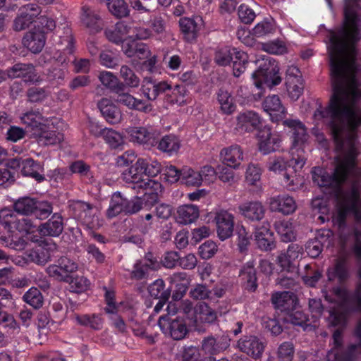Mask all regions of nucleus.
Instances as JSON below:
<instances>
[{"label": "nucleus", "mask_w": 361, "mask_h": 361, "mask_svg": "<svg viewBox=\"0 0 361 361\" xmlns=\"http://www.w3.org/2000/svg\"><path fill=\"white\" fill-rule=\"evenodd\" d=\"M261 124V118L254 111L240 112L236 116V129L240 133L252 132Z\"/></svg>", "instance_id": "obj_20"}, {"label": "nucleus", "mask_w": 361, "mask_h": 361, "mask_svg": "<svg viewBox=\"0 0 361 361\" xmlns=\"http://www.w3.org/2000/svg\"><path fill=\"white\" fill-rule=\"evenodd\" d=\"M18 13L26 20L30 21L31 25L41 13V8L37 4H28L21 6L18 10Z\"/></svg>", "instance_id": "obj_61"}, {"label": "nucleus", "mask_w": 361, "mask_h": 361, "mask_svg": "<svg viewBox=\"0 0 361 361\" xmlns=\"http://www.w3.org/2000/svg\"><path fill=\"white\" fill-rule=\"evenodd\" d=\"M157 148L169 155H173L178 152L180 144L178 138L173 135H167L164 136L159 142L157 141Z\"/></svg>", "instance_id": "obj_46"}, {"label": "nucleus", "mask_w": 361, "mask_h": 361, "mask_svg": "<svg viewBox=\"0 0 361 361\" xmlns=\"http://www.w3.org/2000/svg\"><path fill=\"white\" fill-rule=\"evenodd\" d=\"M131 33V27L123 21L116 24L114 29H107L105 30V35L107 39L116 44L123 42V39L128 37Z\"/></svg>", "instance_id": "obj_38"}, {"label": "nucleus", "mask_w": 361, "mask_h": 361, "mask_svg": "<svg viewBox=\"0 0 361 361\" xmlns=\"http://www.w3.org/2000/svg\"><path fill=\"white\" fill-rule=\"evenodd\" d=\"M255 240L258 247L262 250H271L275 247L273 233L268 226H262L257 228Z\"/></svg>", "instance_id": "obj_37"}, {"label": "nucleus", "mask_w": 361, "mask_h": 361, "mask_svg": "<svg viewBox=\"0 0 361 361\" xmlns=\"http://www.w3.org/2000/svg\"><path fill=\"white\" fill-rule=\"evenodd\" d=\"M97 105L106 121L111 124L121 122L122 114L120 109L111 100L107 98H102Z\"/></svg>", "instance_id": "obj_32"}, {"label": "nucleus", "mask_w": 361, "mask_h": 361, "mask_svg": "<svg viewBox=\"0 0 361 361\" xmlns=\"http://www.w3.org/2000/svg\"><path fill=\"white\" fill-rule=\"evenodd\" d=\"M27 100L32 103H39L45 100L49 92L44 87H32L27 90Z\"/></svg>", "instance_id": "obj_62"}, {"label": "nucleus", "mask_w": 361, "mask_h": 361, "mask_svg": "<svg viewBox=\"0 0 361 361\" xmlns=\"http://www.w3.org/2000/svg\"><path fill=\"white\" fill-rule=\"evenodd\" d=\"M275 31L273 21L263 20L257 23L252 29V34L257 37H262Z\"/></svg>", "instance_id": "obj_63"}, {"label": "nucleus", "mask_w": 361, "mask_h": 361, "mask_svg": "<svg viewBox=\"0 0 361 361\" xmlns=\"http://www.w3.org/2000/svg\"><path fill=\"white\" fill-rule=\"evenodd\" d=\"M348 276L346 262L344 259L340 258L337 259L335 266L328 269V277L329 280H334L337 278L340 282H342L346 280Z\"/></svg>", "instance_id": "obj_48"}, {"label": "nucleus", "mask_w": 361, "mask_h": 361, "mask_svg": "<svg viewBox=\"0 0 361 361\" xmlns=\"http://www.w3.org/2000/svg\"><path fill=\"white\" fill-rule=\"evenodd\" d=\"M17 216L15 212L8 208L0 211V223L9 232L12 233V226L14 225Z\"/></svg>", "instance_id": "obj_64"}, {"label": "nucleus", "mask_w": 361, "mask_h": 361, "mask_svg": "<svg viewBox=\"0 0 361 361\" xmlns=\"http://www.w3.org/2000/svg\"><path fill=\"white\" fill-rule=\"evenodd\" d=\"M6 71L8 78H20L25 84L39 85L43 81L36 67L31 63H17Z\"/></svg>", "instance_id": "obj_8"}, {"label": "nucleus", "mask_w": 361, "mask_h": 361, "mask_svg": "<svg viewBox=\"0 0 361 361\" xmlns=\"http://www.w3.org/2000/svg\"><path fill=\"white\" fill-rule=\"evenodd\" d=\"M137 161L145 177L156 176L161 172V164L157 160L139 158Z\"/></svg>", "instance_id": "obj_50"}, {"label": "nucleus", "mask_w": 361, "mask_h": 361, "mask_svg": "<svg viewBox=\"0 0 361 361\" xmlns=\"http://www.w3.org/2000/svg\"><path fill=\"white\" fill-rule=\"evenodd\" d=\"M66 36L63 37L59 42V52L56 54V60L61 65L71 61L73 53V39L71 30L67 29Z\"/></svg>", "instance_id": "obj_30"}, {"label": "nucleus", "mask_w": 361, "mask_h": 361, "mask_svg": "<svg viewBox=\"0 0 361 361\" xmlns=\"http://www.w3.org/2000/svg\"><path fill=\"white\" fill-rule=\"evenodd\" d=\"M75 319L81 326L90 327L94 330L102 328L103 319L98 314H75Z\"/></svg>", "instance_id": "obj_51"}, {"label": "nucleus", "mask_w": 361, "mask_h": 361, "mask_svg": "<svg viewBox=\"0 0 361 361\" xmlns=\"http://www.w3.org/2000/svg\"><path fill=\"white\" fill-rule=\"evenodd\" d=\"M269 205L271 212H279L284 215L291 214L297 209L295 200L288 194H282L270 197Z\"/></svg>", "instance_id": "obj_18"}, {"label": "nucleus", "mask_w": 361, "mask_h": 361, "mask_svg": "<svg viewBox=\"0 0 361 361\" xmlns=\"http://www.w3.org/2000/svg\"><path fill=\"white\" fill-rule=\"evenodd\" d=\"M238 348L255 359L261 357L265 348L263 341L255 336H245L237 343Z\"/></svg>", "instance_id": "obj_17"}, {"label": "nucleus", "mask_w": 361, "mask_h": 361, "mask_svg": "<svg viewBox=\"0 0 361 361\" xmlns=\"http://www.w3.org/2000/svg\"><path fill=\"white\" fill-rule=\"evenodd\" d=\"M52 124L49 121L47 126L42 128L37 133L34 134L32 138L39 145H54L60 143L63 140V135L54 130V127H51Z\"/></svg>", "instance_id": "obj_24"}, {"label": "nucleus", "mask_w": 361, "mask_h": 361, "mask_svg": "<svg viewBox=\"0 0 361 361\" xmlns=\"http://www.w3.org/2000/svg\"><path fill=\"white\" fill-rule=\"evenodd\" d=\"M81 21L92 34L97 33L103 28L102 20L99 15L87 6L82 7Z\"/></svg>", "instance_id": "obj_27"}, {"label": "nucleus", "mask_w": 361, "mask_h": 361, "mask_svg": "<svg viewBox=\"0 0 361 361\" xmlns=\"http://www.w3.org/2000/svg\"><path fill=\"white\" fill-rule=\"evenodd\" d=\"M240 277L245 289L255 292L258 286L257 272L253 261L247 262L240 271Z\"/></svg>", "instance_id": "obj_33"}, {"label": "nucleus", "mask_w": 361, "mask_h": 361, "mask_svg": "<svg viewBox=\"0 0 361 361\" xmlns=\"http://www.w3.org/2000/svg\"><path fill=\"white\" fill-rule=\"evenodd\" d=\"M181 183L188 186H200L202 184V176L199 171H195L190 167L182 168Z\"/></svg>", "instance_id": "obj_52"}, {"label": "nucleus", "mask_w": 361, "mask_h": 361, "mask_svg": "<svg viewBox=\"0 0 361 361\" xmlns=\"http://www.w3.org/2000/svg\"><path fill=\"white\" fill-rule=\"evenodd\" d=\"M21 172L25 176H30L38 182L43 181L45 178L43 175V167L32 159L23 160L21 163Z\"/></svg>", "instance_id": "obj_40"}, {"label": "nucleus", "mask_w": 361, "mask_h": 361, "mask_svg": "<svg viewBox=\"0 0 361 361\" xmlns=\"http://www.w3.org/2000/svg\"><path fill=\"white\" fill-rule=\"evenodd\" d=\"M274 227L282 241L288 243L296 239L295 229L291 221H279L274 224Z\"/></svg>", "instance_id": "obj_44"}, {"label": "nucleus", "mask_w": 361, "mask_h": 361, "mask_svg": "<svg viewBox=\"0 0 361 361\" xmlns=\"http://www.w3.org/2000/svg\"><path fill=\"white\" fill-rule=\"evenodd\" d=\"M258 138L259 151L264 154L279 150L281 147V136L276 133H272L267 126L259 130Z\"/></svg>", "instance_id": "obj_16"}, {"label": "nucleus", "mask_w": 361, "mask_h": 361, "mask_svg": "<svg viewBox=\"0 0 361 361\" xmlns=\"http://www.w3.org/2000/svg\"><path fill=\"white\" fill-rule=\"evenodd\" d=\"M219 238L224 240L232 235L233 231V216L227 211L218 212L215 217Z\"/></svg>", "instance_id": "obj_23"}, {"label": "nucleus", "mask_w": 361, "mask_h": 361, "mask_svg": "<svg viewBox=\"0 0 361 361\" xmlns=\"http://www.w3.org/2000/svg\"><path fill=\"white\" fill-rule=\"evenodd\" d=\"M257 92H250L247 87L240 86L236 92L238 101L242 104L250 105L263 97L265 87L271 88L281 82L279 68L274 62L264 59L259 68L252 74Z\"/></svg>", "instance_id": "obj_5"}, {"label": "nucleus", "mask_w": 361, "mask_h": 361, "mask_svg": "<svg viewBox=\"0 0 361 361\" xmlns=\"http://www.w3.org/2000/svg\"><path fill=\"white\" fill-rule=\"evenodd\" d=\"M358 276L360 281L351 295H348L347 291L341 287L334 288L329 292L322 290L325 300L332 305L328 310V322L331 326L343 327L345 324L348 312H361V267L358 270Z\"/></svg>", "instance_id": "obj_3"}, {"label": "nucleus", "mask_w": 361, "mask_h": 361, "mask_svg": "<svg viewBox=\"0 0 361 361\" xmlns=\"http://www.w3.org/2000/svg\"><path fill=\"white\" fill-rule=\"evenodd\" d=\"M126 198L121 192H116L111 195L109 207L106 210V216L109 219L116 217L121 213L126 214Z\"/></svg>", "instance_id": "obj_42"}, {"label": "nucleus", "mask_w": 361, "mask_h": 361, "mask_svg": "<svg viewBox=\"0 0 361 361\" xmlns=\"http://www.w3.org/2000/svg\"><path fill=\"white\" fill-rule=\"evenodd\" d=\"M129 140L146 147H154L157 144L159 133L152 127L132 126L126 130Z\"/></svg>", "instance_id": "obj_9"}, {"label": "nucleus", "mask_w": 361, "mask_h": 361, "mask_svg": "<svg viewBox=\"0 0 361 361\" xmlns=\"http://www.w3.org/2000/svg\"><path fill=\"white\" fill-rule=\"evenodd\" d=\"M78 269V265L72 259L63 257L56 264H51L46 269L47 274L59 281H69L72 274Z\"/></svg>", "instance_id": "obj_10"}, {"label": "nucleus", "mask_w": 361, "mask_h": 361, "mask_svg": "<svg viewBox=\"0 0 361 361\" xmlns=\"http://www.w3.org/2000/svg\"><path fill=\"white\" fill-rule=\"evenodd\" d=\"M120 77L128 87L135 88L140 85V80L139 77L126 65L121 67Z\"/></svg>", "instance_id": "obj_54"}, {"label": "nucleus", "mask_w": 361, "mask_h": 361, "mask_svg": "<svg viewBox=\"0 0 361 361\" xmlns=\"http://www.w3.org/2000/svg\"><path fill=\"white\" fill-rule=\"evenodd\" d=\"M238 209L242 216L251 221H260L265 214V208L259 201L243 202L239 205Z\"/></svg>", "instance_id": "obj_26"}, {"label": "nucleus", "mask_w": 361, "mask_h": 361, "mask_svg": "<svg viewBox=\"0 0 361 361\" xmlns=\"http://www.w3.org/2000/svg\"><path fill=\"white\" fill-rule=\"evenodd\" d=\"M115 101L126 106L130 109L144 113H149L152 110V106L150 104H146L143 100L137 99L129 93L123 92L118 94Z\"/></svg>", "instance_id": "obj_31"}, {"label": "nucleus", "mask_w": 361, "mask_h": 361, "mask_svg": "<svg viewBox=\"0 0 361 361\" xmlns=\"http://www.w3.org/2000/svg\"><path fill=\"white\" fill-rule=\"evenodd\" d=\"M171 88V85L164 81L156 82L151 78L146 77L143 79L141 92L148 100L154 101L160 94Z\"/></svg>", "instance_id": "obj_25"}, {"label": "nucleus", "mask_w": 361, "mask_h": 361, "mask_svg": "<svg viewBox=\"0 0 361 361\" xmlns=\"http://www.w3.org/2000/svg\"><path fill=\"white\" fill-rule=\"evenodd\" d=\"M165 283L162 279L154 281L148 288L151 296L163 300H168L170 296V292L165 290Z\"/></svg>", "instance_id": "obj_56"}, {"label": "nucleus", "mask_w": 361, "mask_h": 361, "mask_svg": "<svg viewBox=\"0 0 361 361\" xmlns=\"http://www.w3.org/2000/svg\"><path fill=\"white\" fill-rule=\"evenodd\" d=\"M220 157L224 164L236 169L243 159V152L239 145H234L223 148L220 152Z\"/></svg>", "instance_id": "obj_28"}, {"label": "nucleus", "mask_w": 361, "mask_h": 361, "mask_svg": "<svg viewBox=\"0 0 361 361\" xmlns=\"http://www.w3.org/2000/svg\"><path fill=\"white\" fill-rule=\"evenodd\" d=\"M286 91L293 100H297L303 92L304 84L301 73L296 66H290L286 70Z\"/></svg>", "instance_id": "obj_13"}, {"label": "nucleus", "mask_w": 361, "mask_h": 361, "mask_svg": "<svg viewBox=\"0 0 361 361\" xmlns=\"http://www.w3.org/2000/svg\"><path fill=\"white\" fill-rule=\"evenodd\" d=\"M360 13L361 0H346L342 27L329 34L327 49L332 88L350 90L358 88L361 83V70L355 63V43L360 39L357 25Z\"/></svg>", "instance_id": "obj_2"}, {"label": "nucleus", "mask_w": 361, "mask_h": 361, "mask_svg": "<svg viewBox=\"0 0 361 361\" xmlns=\"http://www.w3.org/2000/svg\"><path fill=\"white\" fill-rule=\"evenodd\" d=\"M23 300L35 309L42 307L44 298L42 293L37 288L32 287L23 296Z\"/></svg>", "instance_id": "obj_53"}, {"label": "nucleus", "mask_w": 361, "mask_h": 361, "mask_svg": "<svg viewBox=\"0 0 361 361\" xmlns=\"http://www.w3.org/2000/svg\"><path fill=\"white\" fill-rule=\"evenodd\" d=\"M36 202L35 199L30 197H20L14 202L13 208L18 214L29 216L35 212Z\"/></svg>", "instance_id": "obj_47"}, {"label": "nucleus", "mask_w": 361, "mask_h": 361, "mask_svg": "<svg viewBox=\"0 0 361 361\" xmlns=\"http://www.w3.org/2000/svg\"><path fill=\"white\" fill-rule=\"evenodd\" d=\"M283 321L293 326H300L304 329L308 326L307 324L308 319L306 315L301 311H295L288 313L284 317Z\"/></svg>", "instance_id": "obj_59"}, {"label": "nucleus", "mask_w": 361, "mask_h": 361, "mask_svg": "<svg viewBox=\"0 0 361 361\" xmlns=\"http://www.w3.org/2000/svg\"><path fill=\"white\" fill-rule=\"evenodd\" d=\"M46 37L42 31H31L25 34L23 39V45L32 53L40 52L44 47Z\"/></svg>", "instance_id": "obj_36"}, {"label": "nucleus", "mask_w": 361, "mask_h": 361, "mask_svg": "<svg viewBox=\"0 0 361 361\" xmlns=\"http://www.w3.org/2000/svg\"><path fill=\"white\" fill-rule=\"evenodd\" d=\"M109 11L118 18L129 14V8L124 0H106Z\"/></svg>", "instance_id": "obj_55"}, {"label": "nucleus", "mask_w": 361, "mask_h": 361, "mask_svg": "<svg viewBox=\"0 0 361 361\" xmlns=\"http://www.w3.org/2000/svg\"><path fill=\"white\" fill-rule=\"evenodd\" d=\"M295 300V295L292 291L277 292L271 295L273 305L281 310H286L291 307Z\"/></svg>", "instance_id": "obj_45"}, {"label": "nucleus", "mask_w": 361, "mask_h": 361, "mask_svg": "<svg viewBox=\"0 0 361 361\" xmlns=\"http://www.w3.org/2000/svg\"><path fill=\"white\" fill-rule=\"evenodd\" d=\"M283 125L292 132L291 159L288 164L281 157L270 158L267 164L268 169L274 173L288 171L292 166L301 169L305 164L304 148L308 139L307 128L298 119H285Z\"/></svg>", "instance_id": "obj_4"}, {"label": "nucleus", "mask_w": 361, "mask_h": 361, "mask_svg": "<svg viewBox=\"0 0 361 361\" xmlns=\"http://www.w3.org/2000/svg\"><path fill=\"white\" fill-rule=\"evenodd\" d=\"M63 230V219L59 214H54L46 223L41 224L39 232L44 236H59Z\"/></svg>", "instance_id": "obj_34"}, {"label": "nucleus", "mask_w": 361, "mask_h": 361, "mask_svg": "<svg viewBox=\"0 0 361 361\" xmlns=\"http://www.w3.org/2000/svg\"><path fill=\"white\" fill-rule=\"evenodd\" d=\"M199 216V209L193 204H185L177 210V221L181 224H189Z\"/></svg>", "instance_id": "obj_43"}, {"label": "nucleus", "mask_w": 361, "mask_h": 361, "mask_svg": "<svg viewBox=\"0 0 361 361\" xmlns=\"http://www.w3.org/2000/svg\"><path fill=\"white\" fill-rule=\"evenodd\" d=\"M302 254V247L298 244L292 243L288 245L286 252H281L277 257L276 262L281 268L288 269L295 261L301 258Z\"/></svg>", "instance_id": "obj_29"}, {"label": "nucleus", "mask_w": 361, "mask_h": 361, "mask_svg": "<svg viewBox=\"0 0 361 361\" xmlns=\"http://www.w3.org/2000/svg\"><path fill=\"white\" fill-rule=\"evenodd\" d=\"M20 119L30 133L32 138L35 133H37L42 128L47 126L50 121L44 116L39 110H30L23 113L20 116Z\"/></svg>", "instance_id": "obj_15"}, {"label": "nucleus", "mask_w": 361, "mask_h": 361, "mask_svg": "<svg viewBox=\"0 0 361 361\" xmlns=\"http://www.w3.org/2000/svg\"><path fill=\"white\" fill-rule=\"evenodd\" d=\"M142 197L135 196L132 199L126 198V214L131 215L139 212L142 209H149L158 201V192H142Z\"/></svg>", "instance_id": "obj_14"}, {"label": "nucleus", "mask_w": 361, "mask_h": 361, "mask_svg": "<svg viewBox=\"0 0 361 361\" xmlns=\"http://www.w3.org/2000/svg\"><path fill=\"white\" fill-rule=\"evenodd\" d=\"M102 137L111 148H117L123 143L122 135L111 128H104Z\"/></svg>", "instance_id": "obj_58"}, {"label": "nucleus", "mask_w": 361, "mask_h": 361, "mask_svg": "<svg viewBox=\"0 0 361 361\" xmlns=\"http://www.w3.org/2000/svg\"><path fill=\"white\" fill-rule=\"evenodd\" d=\"M123 179L126 183H129L133 190L137 193L142 192H161V184L149 177H145L140 166H137V161L125 171L123 174Z\"/></svg>", "instance_id": "obj_6"}, {"label": "nucleus", "mask_w": 361, "mask_h": 361, "mask_svg": "<svg viewBox=\"0 0 361 361\" xmlns=\"http://www.w3.org/2000/svg\"><path fill=\"white\" fill-rule=\"evenodd\" d=\"M217 100L221 111L225 114H231L235 109L233 98L227 90L220 89L217 93Z\"/></svg>", "instance_id": "obj_49"}, {"label": "nucleus", "mask_w": 361, "mask_h": 361, "mask_svg": "<svg viewBox=\"0 0 361 361\" xmlns=\"http://www.w3.org/2000/svg\"><path fill=\"white\" fill-rule=\"evenodd\" d=\"M262 172V170L258 164H249L245 171V181L250 185H256L260 180Z\"/></svg>", "instance_id": "obj_60"}, {"label": "nucleus", "mask_w": 361, "mask_h": 361, "mask_svg": "<svg viewBox=\"0 0 361 361\" xmlns=\"http://www.w3.org/2000/svg\"><path fill=\"white\" fill-rule=\"evenodd\" d=\"M329 104L314 111V121L327 125L338 152L337 164L332 174L320 168L312 171V180L319 187L336 191V211L332 221L338 228L345 226L346 215L361 207V169H355L360 153L357 130L361 127V90L332 88Z\"/></svg>", "instance_id": "obj_1"}, {"label": "nucleus", "mask_w": 361, "mask_h": 361, "mask_svg": "<svg viewBox=\"0 0 361 361\" xmlns=\"http://www.w3.org/2000/svg\"><path fill=\"white\" fill-rule=\"evenodd\" d=\"M69 207L75 219L90 228L95 226L98 218L93 213L92 204L80 200H73L71 202Z\"/></svg>", "instance_id": "obj_12"}, {"label": "nucleus", "mask_w": 361, "mask_h": 361, "mask_svg": "<svg viewBox=\"0 0 361 361\" xmlns=\"http://www.w3.org/2000/svg\"><path fill=\"white\" fill-rule=\"evenodd\" d=\"M333 347L326 355L327 361H353L357 355L358 350H361V339L358 345L352 344L347 348L343 349L342 331L336 329L332 336Z\"/></svg>", "instance_id": "obj_7"}, {"label": "nucleus", "mask_w": 361, "mask_h": 361, "mask_svg": "<svg viewBox=\"0 0 361 361\" xmlns=\"http://www.w3.org/2000/svg\"><path fill=\"white\" fill-rule=\"evenodd\" d=\"M217 318L216 312L205 302H200L194 307V316L191 317L194 323L212 324Z\"/></svg>", "instance_id": "obj_35"}, {"label": "nucleus", "mask_w": 361, "mask_h": 361, "mask_svg": "<svg viewBox=\"0 0 361 361\" xmlns=\"http://www.w3.org/2000/svg\"><path fill=\"white\" fill-rule=\"evenodd\" d=\"M158 325L165 335L174 340L184 338L188 333L185 322L179 318L172 319L168 315H163L159 317Z\"/></svg>", "instance_id": "obj_11"}, {"label": "nucleus", "mask_w": 361, "mask_h": 361, "mask_svg": "<svg viewBox=\"0 0 361 361\" xmlns=\"http://www.w3.org/2000/svg\"><path fill=\"white\" fill-rule=\"evenodd\" d=\"M56 250L55 244H46L32 250L28 254L29 259L39 265H44L51 259V251Z\"/></svg>", "instance_id": "obj_39"}, {"label": "nucleus", "mask_w": 361, "mask_h": 361, "mask_svg": "<svg viewBox=\"0 0 361 361\" xmlns=\"http://www.w3.org/2000/svg\"><path fill=\"white\" fill-rule=\"evenodd\" d=\"M179 25L185 40L193 42L196 40L198 33L203 26V20L200 16L182 18L179 20Z\"/></svg>", "instance_id": "obj_19"}, {"label": "nucleus", "mask_w": 361, "mask_h": 361, "mask_svg": "<svg viewBox=\"0 0 361 361\" xmlns=\"http://www.w3.org/2000/svg\"><path fill=\"white\" fill-rule=\"evenodd\" d=\"M230 345V339L226 336H207L202 341V350L205 354L214 355L226 350Z\"/></svg>", "instance_id": "obj_22"}, {"label": "nucleus", "mask_w": 361, "mask_h": 361, "mask_svg": "<svg viewBox=\"0 0 361 361\" xmlns=\"http://www.w3.org/2000/svg\"><path fill=\"white\" fill-rule=\"evenodd\" d=\"M262 108L271 117L272 121H279L285 118L287 111L278 95L268 96L262 102Z\"/></svg>", "instance_id": "obj_21"}, {"label": "nucleus", "mask_w": 361, "mask_h": 361, "mask_svg": "<svg viewBox=\"0 0 361 361\" xmlns=\"http://www.w3.org/2000/svg\"><path fill=\"white\" fill-rule=\"evenodd\" d=\"M296 169L292 166L282 174L281 183L288 190H296L304 183L303 177L296 173Z\"/></svg>", "instance_id": "obj_41"}, {"label": "nucleus", "mask_w": 361, "mask_h": 361, "mask_svg": "<svg viewBox=\"0 0 361 361\" xmlns=\"http://www.w3.org/2000/svg\"><path fill=\"white\" fill-rule=\"evenodd\" d=\"M84 250L89 260L94 261L99 264H104L106 262L105 255L94 244L86 243L84 245Z\"/></svg>", "instance_id": "obj_57"}]
</instances>
